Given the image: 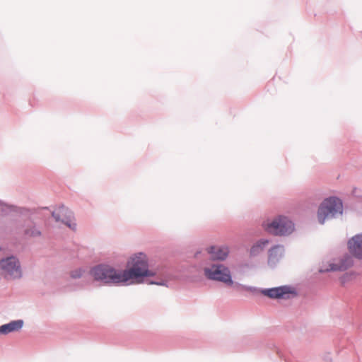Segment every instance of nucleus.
<instances>
[{
    "label": "nucleus",
    "mask_w": 362,
    "mask_h": 362,
    "mask_svg": "<svg viewBox=\"0 0 362 362\" xmlns=\"http://www.w3.org/2000/svg\"><path fill=\"white\" fill-rule=\"evenodd\" d=\"M129 269H122L126 285L134 281L141 282L144 277L153 276L156 272L148 269V261L146 254L139 252L132 256L128 262Z\"/></svg>",
    "instance_id": "obj_1"
},
{
    "label": "nucleus",
    "mask_w": 362,
    "mask_h": 362,
    "mask_svg": "<svg viewBox=\"0 0 362 362\" xmlns=\"http://www.w3.org/2000/svg\"><path fill=\"white\" fill-rule=\"evenodd\" d=\"M90 274L96 282L104 286H127L122 269H117L107 264H100L90 269Z\"/></svg>",
    "instance_id": "obj_2"
},
{
    "label": "nucleus",
    "mask_w": 362,
    "mask_h": 362,
    "mask_svg": "<svg viewBox=\"0 0 362 362\" xmlns=\"http://www.w3.org/2000/svg\"><path fill=\"white\" fill-rule=\"evenodd\" d=\"M343 212V204L341 200L336 197H331L325 199L320 204L317 217L320 224H324L326 219L336 218L341 215Z\"/></svg>",
    "instance_id": "obj_3"
},
{
    "label": "nucleus",
    "mask_w": 362,
    "mask_h": 362,
    "mask_svg": "<svg viewBox=\"0 0 362 362\" xmlns=\"http://www.w3.org/2000/svg\"><path fill=\"white\" fill-rule=\"evenodd\" d=\"M264 229L274 235H287L294 230L293 223L287 217L279 216L271 223L264 224Z\"/></svg>",
    "instance_id": "obj_4"
},
{
    "label": "nucleus",
    "mask_w": 362,
    "mask_h": 362,
    "mask_svg": "<svg viewBox=\"0 0 362 362\" xmlns=\"http://www.w3.org/2000/svg\"><path fill=\"white\" fill-rule=\"evenodd\" d=\"M204 275L210 280L220 281L226 286L233 284L229 269L223 264H212L210 267L204 268Z\"/></svg>",
    "instance_id": "obj_5"
},
{
    "label": "nucleus",
    "mask_w": 362,
    "mask_h": 362,
    "mask_svg": "<svg viewBox=\"0 0 362 362\" xmlns=\"http://www.w3.org/2000/svg\"><path fill=\"white\" fill-rule=\"evenodd\" d=\"M0 271L6 279H16L21 275L19 262L14 257L2 259L0 262Z\"/></svg>",
    "instance_id": "obj_6"
},
{
    "label": "nucleus",
    "mask_w": 362,
    "mask_h": 362,
    "mask_svg": "<svg viewBox=\"0 0 362 362\" xmlns=\"http://www.w3.org/2000/svg\"><path fill=\"white\" fill-rule=\"evenodd\" d=\"M262 293L273 299H289L297 296L296 291L290 286H281L262 290Z\"/></svg>",
    "instance_id": "obj_7"
},
{
    "label": "nucleus",
    "mask_w": 362,
    "mask_h": 362,
    "mask_svg": "<svg viewBox=\"0 0 362 362\" xmlns=\"http://www.w3.org/2000/svg\"><path fill=\"white\" fill-rule=\"evenodd\" d=\"M347 245L350 253L356 258L362 259V234L353 236Z\"/></svg>",
    "instance_id": "obj_8"
},
{
    "label": "nucleus",
    "mask_w": 362,
    "mask_h": 362,
    "mask_svg": "<svg viewBox=\"0 0 362 362\" xmlns=\"http://www.w3.org/2000/svg\"><path fill=\"white\" fill-rule=\"evenodd\" d=\"M354 264L353 257L349 255L343 256L337 263L330 264V268L326 271H345Z\"/></svg>",
    "instance_id": "obj_9"
},
{
    "label": "nucleus",
    "mask_w": 362,
    "mask_h": 362,
    "mask_svg": "<svg viewBox=\"0 0 362 362\" xmlns=\"http://www.w3.org/2000/svg\"><path fill=\"white\" fill-rule=\"evenodd\" d=\"M211 258L214 260H224L228 255L229 250L227 247L211 246L208 249Z\"/></svg>",
    "instance_id": "obj_10"
},
{
    "label": "nucleus",
    "mask_w": 362,
    "mask_h": 362,
    "mask_svg": "<svg viewBox=\"0 0 362 362\" xmlns=\"http://www.w3.org/2000/svg\"><path fill=\"white\" fill-rule=\"evenodd\" d=\"M284 252V246L276 245L269 250L268 263L270 265H275L283 257Z\"/></svg>",
    "instance_id": "obj_11"
},
{
    "label": "nucleus",
    "mask_w": 362,
    "mask_h": 362,
    "mask_svg": "<svg viewBox=\"0 0 362 362\" xmlns=\"http://www.w3.org/2000/svg\"><path fill=\"white\" fill-rule=\"evenodd\" d=\"M23 322L19 320L3 325L0 327V334H6L12 332L18 331L23 327Z\"/></svg>",
    "instance_id": "obj_12"
},
{
    "label": "nucleus",
    "mask_w": 362,
    "mask_h": 362,
    "mask_svg": "<svg viewBox=\"0 0 362 362\" xmlns=\"http://www.w3.org/2000/svg\"><path fill=\"white\" fill-rule=\"evenodd\" d=\"M269 240L267 239H261L255 244L250 249V255L256 256L264 250L265 247L269 244Z\"/></svg>",
    "instance_id": "obj_13"
},
{
    "label": "nucleus",
    "mask_w": 362,
    "mask_h": 362,
    "mask_svg": "<svg viewBox=\"0 0 362 362\" xmlns=\"http://www.w3.org/2000/svg\"><path fill=\"white\" fill-rule=\"evenodd\" d=\"M52 216L54 217L57 221H62L67 225V223L65 222V218L66 216V210L64 207H59L57 209L54 210L52 213Z\"/></svg>",
    "instance_id": "obj_14"
},
{
    "label": "nucleus",
    "mask_w": 362,
    "mask_h": 362,
    "mask_svg": "<svg viewBox=\"0 0 362 362\" xmlns=\"http://www.w3.org/2000/svg\"><path fill=\"white\" fill-rule=\"evenodd\" d=\"M85 272V269H83V268H78V269H76L74 271H71V274H70V276L72 278V279H80L83 276V274Z\"/></svg>",
    "instance_id": "obj_15"
},
{
    "label": "nucleus",
    "mask_w": 362,
    "mask_h": 362,
    "mask_svg": "<svg viewBox=\"0 0 362 362\" xmlns=\"http://www.w3.org/2000/svg\"><path fill=\"white\" fill-rule=\"evenodd\" d=\"M25 235L28 237H36L40 235V232L35 227H32V228H27L25 230Z\"/></svg>",
    "instance_id": "obj_16"
},
{
    "label": "nucleus",
    "mask_w": 362,
    "mask_h": 362,
    "mask_svg": "<svg viewBox=\"0 0 362 362\" xmlns=\"http://www.w3.org/2000/svg\"><path fill=\"white\" fill-rule=\"evenodd\" d=\"M76 223H74V222H72L71 218H69V229H71L73 230H76Z\"/></svg>",
    "instance_id": "obj_17"
},
{
    "label": "nucleus",
    "mask_w": 362,
    "mask_h": 362,
    "mask_svg": "<svg viewBox=\"0 0 362 362\" xmlns=\"http://www.w3.org/2000/svg\"><path fill=\"white\" fill-rule=\"evenodd\" d=\"M151 284H156V285H164V281H151Z\"/></svg>",
    "instance_id": "obj_18"
}]
</instances>
